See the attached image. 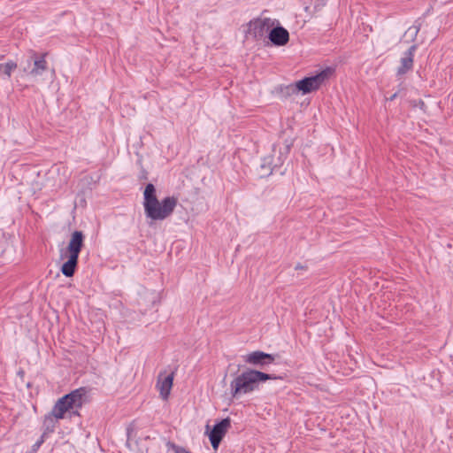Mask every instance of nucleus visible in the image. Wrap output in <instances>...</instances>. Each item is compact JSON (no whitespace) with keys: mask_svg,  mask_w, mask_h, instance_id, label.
I'll list each match as a JSON object with an SVG mask.
<instances>
[{"mask_svg":"<svg viewBox=\"0 0 453 453\" xmlns=\"http://www.w3.org/2000/svg\"><path fill=\"white\" fill-rule=\"evenodd\" d=\"M176 206V200H145L144 208L149 218L161 220L167 218Z\"/></svg>","mask_w":453,"mask_h":453,"instance_id":"nucleus-5","label":"nucleus"},{"mask_svg":"<svg viewBox=\"0 0 453 453\" xmlns=\"http://www.w3.org/2000/svg\"><path fill=\"white\" fill-rule=\"evenodd\" d=\"M173 381V373L165 376L164 379L159 376L157 387L159 390L160 395L164 400H166L170 395Z\"/></svg>","mask_w":453,"mask_h":453,"instance_id":"nucleus-12","label":"nucleus"},{"mask_svg":"<svg viewBox=\"0 0 453 453\" xmlns=\"http://www.w3.org/2000/svg\"><path fill=\"white\" fill-rule=\"evenodd\" d=\"M17 68V64L13 61H8L5 64H0V74H4L6 79H10L13 70Z\"/></svg>","mask_w":453,"mask_h":453,"instance_id":"nucleus-15","label":"nucleus"},{"mask_svg":"<svg viewBox=\"0 0 453 453\" xmlns=\"http://www.w3.org/2000/svg\"><path fill=\"white\" fill-rule=\"evenodd\" d=\"M278 377L257 370L247 369L235 376L230 382V394L233 398L250 394L258 388L260 381L276 380Z\"/></svg>","mask_w":453,"mask_h":453,"instance_id":"nucleus-2","label":"nucleus"},{"mask_svg":"<svg viewBox=\"0 0 453 453\" xmlns=\"http://www.w3.org/2000/svg\"><path fill=\"white\" fill-rule=\"evenodd\" d=\"M84 245V234L81 231H74L67 245L68 260L61 267L62 273L66 277L74 274L79 254Z\"/></svg>","mask_w":453,"mask_h":453,"instance_id":"nucleus-3","label":"nucleus"},{"mask_svg":"<svg viewBox=\"0 0 453 453\" xmlns=\"http://www.w3.org/2000/svg\"><path fill=\"white\" fill-rule=\"evenodd\" d=\"M417 45H411L409 50L404 53L400 61V66L397 69V75H403L411 71L413 67V57L417 50Z\"/></svg>","mask_w":453,"mask_h":453,"instance_id":"nucleus-11","label":"nucleus"},{"mask_svg":"<svg viewBox=\"0 0 453 453\" xmlns=\"http://www.w3.org/2000/svg\"><path fill=\"white\" fill-rule=\"evenodd\" d=\"M143 198H156V188L153 184L149 183L143 193Z\"/></svg>","mask_w":453,"mask_h":453,"instance_id":"nucleus-17","label":"nucleus"},{"mask_svg":"<svg viewBox=\"0 0 453 453\" xmlns=\"http://www.w3.org/2000/svg\"><path fill=\"white\" fill-rule=\"evenodd\" d=\"M421 24L416 20L413 26L410 27L404 33L403 38L406 42H412L416 40L418 32L420 31Z\"/></svg>","mask_w":453,"mask_h":453,"instance_id":"nucleus-13","label":"nucleus"},{"mask_svg":"<svg viewBox=\"0 0 453 453\" xmlns=\"http://www.w3.org/2000/svg\"><path fill=\"white\" fill-rule=\"evenodd\" d=\"M274 20L265 18L251 20L249 23L248 34L256 39H262L273 27Z\"/></svg>","mask_w":453,"mask_h":453,"instance_id":"nucleus-7","label":"nucleus"},{"mask_svg":"<svg viewBox=\"0 0 453 453\" xmlns=\"http://www.w3.org/2000/svg\"><path fill=\"white\" fill-rule=\"evenodd\" d=\"M244 361L250 365L262 366L272 364L274 361V357L271 354L257 350L244 356Z\"/></svg>","mask_w":453,"mask_h":453,"instance_id":"nucleus-9","label":"nucleus"},{"mask_svg":"<svg viewBox=\"0 0 453 453\" xmlns=\"http://www.w3.org/2000/svg\"><path fill=\"white\" fill-rule=\"evenodd\" d=\"M47 53L38 54L31 51L30 57L25 63H20V70L25 76H28L35 81L41 78L48 71V64L45 59Z\"/></svg>","mask_w":453,"mask_h":453,"instance_id":"nucleus-4","label":"nucleus"},{"mask_svg":"<svg viewBox=\"0 0 453 453\" xmlns=\"http://www.w3.org/2000/svg\"><path fill=\"white\" fill-rule=\"evenodd\" d=\"M308 269V266L304 264H302V263H297L296 265H295V270L296 271H299V270H307Z\"/></svg>","mask_w":453,"mask_h":453,"instance_id":"nucleus-18","label":"nucleus"},{"mask_svg":"<svg viewBox=\"0 0 453 453\" xmlns=\"http://www.w3.org/2000/svg\"><path fill=\"white\" fill-rule=\"evenodd\" d=\"M272 173V168L270 166V161L267 159H264L263 163L260 165L259 175L260 177H265Z\"/></svg>","mask_w":453,"mask_h":453,"instance_id":"nucleus-16","label":"nucleus"},{"mask_svg":"<svg viewBox=\"0 0 453 453\" xmlns=\"http://www.w3.org/2000/svg\"><path fill=\"white\" fill-rule=\"evenodd\" d=\"M92 178L88 176L83 177L78 183V188L81 189L78 191V196H88V191L91 190Z\"/></svg>","mask_w":453,"mask_h":453,"instance_id":"nucleus-14","label":"nucleus"},{"mask_svg":"<svg viewBox=\"0 0 453 453\" xmlns=\"http://www.w3.org/2000/svg\"><path fill=\"white\" fill-rule=\"evenodd\" d=\"M42 442V441H41L40 442L36 443V446H39Z\"/></svg>","mask_w":453,"mask_h":453,"instance_id":"nucleus-20","label":"nucleus"},{"mask_svg":"<svg viewBox=\"0 0 453 453\" xmlns=\"http://www.w3.org/2000/svg\"><path fill=\"white\" fill-rule=\"evenodd\" d=\"M268 37L274 45L283 46L289 40V33L284 27L278 26L270 29Z\"/></svg>","mask_w":453,"mask_h":453,"instance_id":"nucleus-10","label":"nucleus"},{"mask_svg":"<svg viewBox=\"0 0 453 453\" xmlns=\"http://www.w3.org/2000/svg\"><path fill=\"white\" fill-rule=\"evenodd\" d=\"M396 96H397V94H396V93H395V94H393V95H392L388 99H389L390 101H393V100H395V99L396 98Z\"/></svg>","mask_w":453,"mask_h":453,"instance_id":"nucleus-19","label":"nucleus"},{"mask_svg":"<svg viewBox=\"0 0 453 453\" xmlns=\"http://www.w3.org/2000/svg\"><path fill=\"white\" fill-rule=\"evenodd\" d=\"M87 396L88 389L82 387L59 398L54 404L51 411L44 417L43 426L45 433L53 432L57 421L63 419L65 413L70 412L79 415V410L87 401Z\"/></svg>","mask_w":453,"mask_h":453,"instance_id":"nucleus-1","label":"nucleus"},{"mask_svg":"<svg viewBox=\"0 0 453 453\" xmlns=\"http://www.w3.org/2000/svg\"><path fill=\"white\" fill-rule=\"evenodd\" d=\"M231 426V420L229 418L222 419L220 422L216 424L209 434V439L212 448L216 450L219 445L226 434L227 430Z\"/></svg>","mask_w":453,"mask_h":453,"instance_id":"nucleus-8","label":"nucleus"},{"mask_svg":"<svg viewBox=\"0 0 453 453\" xmlns=\"http://www.w3.org/2000/svg\"><path fill=\"white\" fill-rule=\"evenodd\" d=\"M334 73V69L331 67H327L318 74L306 77L296 83V88L298 90L302 91L303 94L310 93L313 90L318 89L320 85L326 81Z\"/></svg>","mask_w":453,"mask_h":453,"instance_id":"nucleus-6","label":"nucleus"}]
</instances>
